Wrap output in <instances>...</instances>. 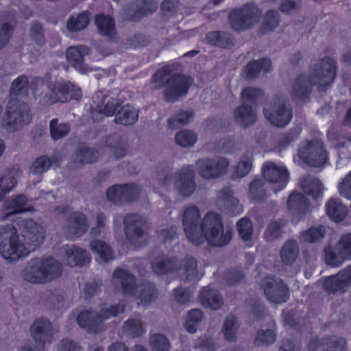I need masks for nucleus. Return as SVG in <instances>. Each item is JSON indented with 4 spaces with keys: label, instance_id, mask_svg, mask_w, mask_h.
I'll return each instance as SVG.
<instances>
[{
    "label": "nucleus",
    "instance_id": "obj_2",
    "mask_svg": "<svg viewBox=\"0 0 351 351\" xmlns=\"http://www.w3.org/2000/svg\"><path fill=\"white\" fill-rule=\"evenodd\" d=\"M172 65L158 69L152 77L153 89L164 88L162 93L167 102H175L186 95L191 85V78L180 73H172Z\"/></svg>",
    "mask_w": 351,
    "mask_h": 351
},
{
    "label": "nucleus",
    "instance_id": "obj_56",
    "mask_svg": "<svg viewBox=\"0 0 351 351\" xmlns=\"http://www.w3.org/2000/svg\"><path fill=\"white\" fill-rule=\"evenodd\" d=\"M70 129L68 123H60L58 119H53L49 123L51 136L56 141L66 136L70 132Z\"/></svg>",
    "mask_w": 351,
    "mask_h": 351
},
{
    "label": "nucleus",
    "instance_id": "obj_30",
    "mask_svg": "<svg viewBox=\"0 0 351 351\" xmlns=\"http://www.w3.org/2000/svg\"><path fill=\"white\" fill-rule=\"evenodd\" d=\"M27 202V198L23 194L13 195L7 199L4 202V206L7 210H11V211L1 217V220H5L18 213L34 210L32 207L25 208Z\"/></svg>",
    "mask_w": 351,
    "mask_h": 351
},
{
    "label": "nucleus",
    "instance_id": "obj_36",
    "mask_svg": "<svg viewBox=\"0 0 351 351\" xmlns=\"http://www.w3.org/2000/svg\"><path fill=\"white\" fill-rule=\"evenodd\" d=\"M271 70V62L267 58L253 60L249 62L245 68L246 77L249 80H253L257 78L261 71H263L265 73H268Z\"/></svg>",
    "mask_w": 351,
    "mask_h": 351
},
{
    "label": "nucleus",
    "instance_id": "obj_42",
    "mask_svg": "<svg viewBox=\"0 0 351 351\" xmlns=\"http://www.w3.org/2000/svg\"><path fill=\"white\" fill-rule=\"evenodd\" d=\"M175 173L172 168L168 165H162L158 167L156 184L159 188H163L167 190L171 189V184H174Z\"/></svg>",
    "mask_w": 351,
    "mask_h": 351
},
{
    "label": "nucleus",
    "instance_id": "obj_13",
    "mask_svg": "<svg viewBox=\"0 0 351 351\" xmlns=\"http://www.w3.org/2000/svg\"><path fill=\"white\" fill-rule=\"evenodd\" d=\"M260 16L261 12L257 7L246 5L231 12L229 15V22L234 30L243 31L257 23Z\"/></svg>",
    "mask_w": 351,
    "mask_h": 351
},
{
    "label": "nucleus",
    "instance_id": "obj_28",
    "mask_svg": "<svg viewBox=\"0 0 351 351\" xmlns=\"http://www.w3.org/2000/svg\"><path fill=\"white\" fill-rule=\"evenodd\" d=\"M99 158L97 150L89 147L84 143H80L73 156V162L75 167H80L83 165L94 163Z\"/></svg>",
    "mask_w": 351,
    "mask_h": 351
},
{
    "label": "nucleus",
    "instance_id": "obj_24",
    "mask_svg": "<svg viewBox=\"0 0 351 351\" xmlns=\"http://www.w3.org/2000/svg\"><path fill=\"white\" fill-rule=\"evenodd\" d=\"M112 281L114 285L121 287L124 295L132 296L138 285H136V278L128 270L117 269L112 274Z\"/></svg>",
    "mask_w": 351,
    "mask_h": 351
},
{
    "label": "nucleus",
    "instance_id": "obj_10",
    "mask_svg": "<svg viewBox=\"0 0 351 351\" xmlns=\"http://www.w3.org/2000/svg\"><path fill=\"white\" fill-rule=\"evenodd\" d=\"M336 71V61L329 56H325L311 66L309 78L312 83L319 86L318 89L321 90V87H326L333 82Z\"/></svg>",
    "mask_w": 351,
    "mask_h": 351
},
{
    "label": "nucleus",
    "instance_id": "obj_53",
    "mask_svg": "<svg viewBox=\"0 0 351 351\" xmlns=\"http://www.w3.org/2000/svg\"><path fill=\"white\" fill-rule=\"evenodd\" d=\"M29 91V80L26 75H21L12 83L10 90L11 97H25Z\"/></svg>",
    "mask_w": 351,
    "mask_h": 351
},
{
    "label": "nucleus",
    "instance_id": "obj_22",
    "mask_svg": "<svg viewBox=\"0 0 351 351\" xmlns=\"http://www.w3.org/2000/svg\"><path fill=\"white\" fill-rule=\"evenodd\" d=\"M97 109L99 113L106 116L114 115L117 108L123 104L118 96L112 92H99L96 94Z\"/></svg>",
    "mask_w": 351,
    "mask_h": 351
},
{
    "label": "nucleus",
    "instance_id": "obj_52",
    "mask_svg": "<svg viewBox=\"0 0 351 351\" xmlns=\"http://www.w3.org/2000/svg\"><path fill=\"white\" fill-rule=\"evenodd\" d=\"M280 22V16L276 10L267 11L263 17L259 31L261 34H265L272 32L276 28Z\"/></svg>",
    "mask_w": 351,
    "mask_h": 351
},
{
    "label": "nucleus",
    "instance_id": "obj_51",
    "mask_svg": "<svg viewBox=\"0 0 351 351\" xmlns=\"http://www.w3.org/2000/svg\"><path fill=\"white\" fill-rule=\"evenodd\" d=\"M193 116V114L191 111L180 110L168 119V127L173 130L178 129L188 124L191 121Z\"/></svg>",
    "mask_w": 351,
    "mask_h": 351
},
{
    "label": "nucleus",
    "instance_id": "obj_63",
    "mask_svg": "<svg viewBox=\"0 0 351 351\" xmlns=\"http://www.w3.org/2000/svg\"><path fill=\"white\" fill-rule=\"evenodd\" d=\"M263 96L262 90L253 87L244 88L240 95V99L243 104L256 103L257 100Z\"/></svg>",
    "mask_w": 351,
    "mask_h": 351
},
{
    "label": "nucleus",
    "instance_id": "obj_34",
    "mask_svg": "<svg viewBox=\"0 0 351 351\" xmlns=\"http://www.w3.org/2000/svg\"><path fill=\"white\" fill-rule=\"evenodd\" d=\"M199 299L204 306L214 310L220 308L223 303L218 291L210 287H205L201 290Z\"/></svg>",
    "mask_w": 351,
    "mask_h": 351
},
{
    "label": "nucleus",
    "instance_id": "obj_46",
    "mask_svg": "<svg viewBox=\"0 0 351 351\" xmlns=\"http://www.w3.org/2000/svg\"><path fill=\"white\" fill-rule=\"evenodd\" d=\"M16 171L9 169L0 175V201L16 185Z\"/></svg>",
    "mask_w": 351,
    "mask_h": 351
},
{
    "label": "nucleus",
    "instance_id": "obj_40",
    "mask_svg": "<svg viewBox=\"0 0 351 351\" xmlns=\"http://www.w3.org/2000/svg\"><path fill=\"white\" fill-rule=\"evenodd\" d=\"M326 214L335 222L342 221L348 215L347 208L338 199L331 198L326 204Z\"/></svg>",
    "mask_w": 351,
    "mask_h": 351
},
{
    "label": "nucleus",
    "instance_id": "obj_21",
    "mask_svg": "<svg viewBox=\"0 0 351 351\" xmlns=\"http://www.w3.org/2000/svg\"><path fill=\"white\" fill-rule=\"evenodd\" d=\"M64 228L69 236L80 237L88 231L89 223L85 214L77 211L69 216Z\"/></svg>",
    "mask_w": 351,
    "mask_h": 351
},
{
    "label": "nucleus",
    "instance_id": "obj_3",
    "mask_svg": "<svg viewBox=\"0 0 351 351\" xmlns=\"http://www.w3.org/2000/svg\"><path fill=\"white\" fill-rule=\"evenodd\" d=\"M62 264L54 258H34L24 269L23 278L25 280L40 284L58 278L62 274Z\"/></svg>",
    "mask_w": 351,
    "mask_h": 351
},
{
    "label": "nucleus",
    "instance_id": "obj_64",
    "mask_svg": "<svg viewBox=\"0 0 351 351\" xmlns=\"http://www.w3.org/2000/svg\"><path fill=\"white\" fill-rule=\"evenodd\" d=\"M336 250H339L346 259H351V232L340 237L335 245Z\"/></svg>",
    "mask_w": 351,
    "mask_h": 351
},
{
    "label": "nucleus",
    "instance_id": "obj_33",
    "mask_svg": "<svg viewBox=\"0 0 351 351\" xmlns=\"http://www.w3.org/2000/svg\"><path fill=\"white\" fill-rule=\"evenodd\" d=\"M153 271L158 275H163L178 270V260L166 256H158L152 263Z\"/></svg>",
    "mask_w": 351,
    "mask_h": 351
},
{
    "label": "nucleus",
    "instance_id": "obj_1",
    "mask_svg": "<svg viewBox=\"0 0 351 351\" xmlns=\"http://www.w3.org/2000/svg\"><path fill=\"white\" fill-rule=\"evenodd\" d=\"M201 215L197 206L189 205L184 210L182 221L187 238L196 245H202L205 240L215 247L227 245L231 240L232 232L230 230L224 231L219 215L208 213L199 226Z\"/></svg>",
    "mask_w": 351,
    "mask_h": 351
},
{
    "label": "nucleus",
    "instance_id": "obj_31",
    "mask_svg": "<svg viewBox=\"0 0 351 351\" xmlns=\"http://www.w3.org/2000/svg\"><path fill=\"white\" fill-rule=\"evenodd\" d=\"M65 259L67 264L71 267H81L90 261L88 252L75 245L66 249Z\"/></svg>",
    "mask_w": 351,
    "mask_h": 351
},
{
    "label": "nucleus",
    "instance_id": "obj_57",
    "mask_svg": "<svg viewBox=\"0 0 351 351\" xmlns=\"http://www.w3.org/2000/svg\"><path fill=\"white\" fill-rule=\"evenodd\" d=\"M90 247L93 252L99 255L100 258L107 262L113 258V254L110 247L104 241L94 240L90 242Z\"/></svg>",
    "mask_w": 351,
    "mask_h": 351
},
{
    "label": "nucleus",
    "instance_id": "obj_50",
    "mask_svg": "<svg viewBox=\"0 0 351 351\" xmlns=\"http://www.w3.org/2000/svg\"><path fill=\"white\" fill-rule=\"evenodd\" d=\"M77 323L82 328H93L102 322V319L97 313L86 310L81 312L77 317Z\"/></svg>",
    "mask_w": 351,
    "mask_h": 351
},
{
    "label": "nucleus",
    "instance_id": "obj_19",
    "mask_svg": "<svg viewBox=\"0 0 351 351\" xmlns=\"http://www.w3.org/2000/svg\"><path fill=\"white\" fill-rule=\"evenodd\" d=\"M216 202L222 211L230 215H237L241 213L242 207L230 186H224L217 192Z\"/></svg>",
    "mask_w": 351,
    "mask_h": 351
},
{
    "label": "nucleus",
    "instance_id": "obj_35",
    "mask_svg": "<svg viewBox=\"0 0 351 351\" xmlns=\"http://www.w3.org/2000/svg\"><path fill=\"white\" fill-rule=\"evenodd\" d=\"M300 186L306 194L311 195L315 199L319 197L324 190L321 182L311 175H306L300 178Z\"/></svg>",
    "mask_w": 351,
    "mask_h": 351
},
{
    "label": "nucleus",
    "instance_id": "obj_47",
    "mask_svg": "<svg viewBox=\"0 0 351 351\" xmlns=\"http://www.w3.org/2000/svg\"><path fill=\"white\" fill-rule=\"evenodd\" d=\"M326 232V228L323 225L313 226L306 230L301 232L299 238L302 243H318L324 238Z\"/></svg>",
    "mask_w": 351,
    "mask_h": 351
},
{
    "label": "nucleus",
    "instance_id": "obj_39",
    "mask_svg": "<svg viewBox=\"0 0 351 351\" xmlns=\"http://www.w3.org/2000/svg\"><path fill=\"white\" fill-rule=\"evenodd\" d=\"M138 118V110L134 106L126 104L123 106L116 114L114 122L117 124L132 125L137 121Z\"/></svg>",
    "mask_w": 351,
    "mask_h": 351
},
{
    "label": "nucleus",
    "instance_id": "obj_38",
    "mask_svg": "<svg viewBox=\"0 0 351 351\" xmlns=\"http://www.w3.org/2000/svg\"><path fill=\"white\" fill-rule=\"evenodd\" d=\"M182 270V275L186 282H195L199 280L201 275H199L197 261L192 256H186L178 266V269Z\"/></svg>",
    "mask_w": 351,
    "mask_h": 351
},
{
    "label": "nucleus",
    "instance_id": "obj_48",
    "mask_svg": "<svg viewBox=\"0 0 351 351\" xmlns=\"http://www.w3.org/2000/svg\"><path fill=\"white\" fill-rule=\"evenodd\" d=\"M239 325L237 318L232 314L228 315L223 324L221 331L226 340L233 342L237 339Z\"/></svg>",
    "mask_w": 351,
    "mask_h": 351
},
{
    "label": "nucleus",
    "instance_id": "obj_27",
    "mask_svg": "<svg viewBox=\"0 0 351 351\" xmlns=\"http://www.w3.org/2000/svg\"><path fill=\"white\" fill-rule=\"evenodd\" d=\"M300 248L295 239L285 241L279 251L281 263L287 267L293 266L299 258Z\"/></svg>",
    "mask_w": 351,
    "mask_h": 351
},
{
    "label": "nucleus",
    "instance_id": "obj_14",
    "mask_svg": "<svg viewBox=\"0 0 351 351\" xmlns=\"http://www.w3.org/2000/svg\"><path fill=\"white\" fill-rule=\"evenodd\" d=\"M30 334L38 346L34 349L30 346L21 348V351H43V346L49 343L53 337V328L51 322L45 317L36 319L29 328Z\"/></svg>",
    "mask_w": 351,
    "mask_h": 351
},
{
    "label": "nucleus",
    "instance_id": "obj_60",
    "mask_svg": "<svg viewBox=\"0 0 351 351\" xmlns=\"http://www.w3.org/2000/svg\"><path fill=\"white\" fill-rule=\"evenodd\" d=\"M250 193L254 199H264L267 196V189L264 180L261 178H255L250 183Z\"/></svg>",
    "mask_w": 351,
    "mask_h": 351
},
{
    "label": "nucleus",
    "instance_id": "obj_29",
    "mask_svg": "<svg viewBox=\"0 0 351 351\" xmlns=\"http://www.w3.org/2000/svg\"><path fill=\"white\" fill-rule=\"evenodd\" d=\"M312 82L304 75L298 77L293 84L291 90L292 97L300 103H304L309 100V96L311 93V87Z\"/></svg>",
    "mask_w": 351,
    "mask_h": 351
},
{
    "label": "nucleus",
    "instance_id": "obj_6",
    "mask_svg": "<svg viewBox=\"0 0 351 351\" xmlns=\"http://www.w3.org/2000/svg\"><path fill=\"white\" fill-rule=\"evenodd\" d=\"M127 240L136 247L148 243L149 225L147 220L136 214H128L123 219Z\"/></svg>",
    "mask_w": 351,
    "mask_h": 351
},
{
    "label": "nucleus",
    "instance_id": "obj_58",
    "mask_svg": "<svg viewBox=\"0 0 351 351\" xmlns=\"http://www.w3.org/2000/svg\"><path fill=\"white\" fill-rule=\"evenodd\" d=\"M324 254L326 264L332 267H339L346 260L339 250H336L335 246L334 247H326L324 250Z\"/></svg>",
    "mask_w": 351,
    "mask_h": 351
},
{
    "label": "nucleus",
    "instance_id": "obj_37",
    "mask_svg": "<svg viewBox=\"0 0 351 351\" xmlns=\"http://www.w3.org/2000/svg\"><path fill=\"white\" fill-rule=\"evenodd\" d=\"M287 207L293 213L305 215L309 210V202L301 193H292L287 199Z\"/></svg>",
    "mask_w": 351,
    "mask_h": 351
},
{
    "label": "nucleus",
    "instance_id": "obj_44",
    "mask_svg": "<svg viewBox=\"0 0 351 351\" xmlns=\"http://www.w3.org/2000/svg\"><path fill=\"white\" fill-rule=\"evenodd\" d=\"M14 26L12 15L0 16V49L8 43Z\"/></svg>",
    "mask_w": 351,
    "mask_h": 351
},
{
    "label": "nucleus",
    "instance_id": "obj_43",
    "mask_svg": "<svg viewBox=\"0 0 351 351\" xmlns=\"http://www.w3.org/2000/svg\"><path fill=\"white\" fill-rule=\"evenodd\" d=\"M95 22L100 34L111 39L115 35L114 21L110 16L97 14L95 16Z\"/></svg>",
    "mask_w": 351,
    "mask_h": 351
},
{
    "label": "nucleus",
    "instance_id": "obj_7",
    "mask_svg": "<svg viewBox=\"0 0 351 351\" xmlns=\"http://www.w3.org/2000/svg\"><path fill=\"white\" fill-rule=\"evenodd\" d=\"M19 236L28 255L38 248L45 239L43 226L32 219L21 220L19 223Z\"/></svg>",
    "mask_w": 351,
    "mask_h": 351
},
{
    "label": "nucleus",
    "instance_id": "obj_59",
    "mask_svg": "<svg viewBox=\"0 0 351 351\" xmlns=\"http://www.w3.org/2000/svg\"><path fill=\"white\" fill-rule=\"evenodd\" d=\"M149 345L152 351H170L171 343L163 335L156 333L149 339Z\"/></svg>",
    "mask_w": 351,
    "mask_h": 351
},
{
    "label": "nucleus",
    "instance_id": "obj_55",
    "mask_svg": "<svg viewBox=\"0 0 351 351\" xmlns=\"http://www.w3.org/2000/svg\"><path fill=\"white\" fill-rule=\"evenodd\" d=\"M197 140V134L190 130H181L175 135L176 143L182 147H191Z\"/></svg>",
    "mask_w": 351,
    "mask_h": 351
},
{
    "label": "nucleus",
    "instance_id": "obj_11",
    "mask_svg": "<svg viewBox=\"0 0 351 351\" xmlns=\"http://www.w3.org/2000/svg\"><path fill=\"white\" fill-rule=\"evenodd\" d=\"M299 158L313 167H322L328 162V152L322 141L313 140L301 144L298 148Z\"/></svg>",
    "mask_w": 351,
    "mask_h": 351
},
{
    "label": "nucleus",
    "instance_id": "obj_32",
    "mask_svg": "<svg viewBox=\"0 0 351 351\" xmlns=\"http://www.w3.org/2000/svg\"><path fill=\"white\" fill-rule=\"evenodd\" d=\"M206 41L208 44L223 49H230L234 45L232 36L224 31H213L207 33Z\"/></svg>",
    "mask_w": 351,
    "mask_h": 351
},
{
    "label": "nucleus",
    "instance_id": "obj_41",
    "mask_svg": "<svg viewBox=\"0 0 351 351\" xmlns=\"http://www.w3.org/2000/svg\"><path fill=\"white\" fill-rule=\"evenodd\" d=\"M287 222L282 219L271 221L264 232V239L267 242L279 240L285 233Z\"/></svg>",
    "mask_w": 351,
    "mask_h": 351
},
{
    "label": "nucleus",
    "instance_id": "obj_9",
    "mask_svg": "<svg viewBox=\"0 0 351 351\" xmlns=\"http://www.w3.org/2000/svg\"><path fill=\"white\" fill-rule=\"evenodd\" d=\"M263 114L271 124L278 128H282L289 124L293 117L291 105L287 104L285 99L280 97H276L265 104Z\"/></svg>",
    "mask_w": 351,
    "mask_h": 351
},
{
    "label": "nucleus",
    "instance_id": "obj_15",
    "mask_svg": "<svg viewBox=\"0 0 351 351\" xmlns=\"http://www.w3.org/2000/svg\"><path fill=\"white\" fill-rule=\"evenodd\" d=\"M196 188L195 172L192 165L182 167L175 172L173 189L178 195L189 197Z\"/></svg>",
    "mask_w": 351,
    "mask_h": 351
},
{
    "label": "nucleus",
    "instance_id": "obj_17",
    "mask_svg": "<svg viewBox=\"0 0 351 351\" xmlns=\"http://www.w3.org/2000/svg\"><path fill=\"white\" fill-rule=\"evenodd\" d=\"M262 287L268 300L274 303H283L289 298V288L284 282L273 277L263 280Z\"/></svg>",
    "mask_w": 351,
    "mask_h": 351
},
{
    "label": "nucleus",
    "instance_id": "obj_12",
    "mask_svg": "<svg viewBox=\"0 0 351 351\" xmlns=\"http://www.w3.org/2000/svg\"><path fill=\"white\" fill-rule=\"evenodd\" d=\"M229 161L222 156L205 158L196 162L198 173L205 180H215L228 172Z\"/></svg>",
    "mask_w": 351,
    "mask_h": 351
},
{
    "label": "nucleus",
    "instance_id": "obj_54",
    "mask_svg": "<svg viewBox=\"0 0 351 351\" xmlns=\"http://www.w3.org/2000/svg\"><path fill=\"white\" fill-rule=\"evenodd\" d=\"M55 161V158L41 156L32 162L29 167V172L34 175H41L45 173Z\"/></svg>",
    "mask_w": 351,
    "mask_h": 351
},
{
    "label": "nucleus",
    "instance_id": "obj_61",
    "mask_svg": "<svg viewBox=\"0 0 351 351\" xmlns=\"http://www.w3.org/2000/svg\"><path fill=\"white\" fill-rule=\"evenodd\" d=\"M43 304L49 308H56L63 302L64 297L57 290L45 291L41 297Z\"/></svg>",
    "mask_w": 351,
    "mask_h": 351
},
{
    "label": "nucleus",
    "instance_id": "obj_26",
    "mask_svg": "<svg viewBox=\"0 0 351 351\" xmlns=\"http://www.w3.org/2000/svg\"><path fill=\"white\" fill-rule=\"evenodd\" d=\"M233 117L235 122L243 128L253 125L257 119L256 106L241 104L234 110Z\"/></svg>",
    "mask_w": 351,
    "mask_h": 351
},
{
    "label": "nucleus",
    "instance_id": "obj_45",
    "mask_svg": "<svg viewBox=\"0 0 351 351\" xmlns=\"http://www.w3.org/2000/svg\"><path fill=\"white\" fill-rule=\"evenodd\" d=\"M106 145L113 149V153L117 158H121L126 154L127 141L121 135L113 134L107 137Z\"/></svg>",
    "mask_w": 351,
    "mask_h": 351
},
{
    "label": "nucleus",
    "instance_id": "obj_4",
    "mask_svg": "<svg viewBox=\"0 0 351 351\" xmlns=\"http://www.w3.org/2000/svg\"><path fill=\"white\" fill-rule=\"evenodd\" d=\"M26 248L13 224L0 226V254L9 263H15L28 256Z\"/></svg>",
    "mask_w": 351,
    "mask_h": 351
},
{
    "label": "nucleus",
    "instance_id": "obj_49",
    "mask_svg": "<svg viewBox=\"0 0 351 351\" xmlns=\"http://www.w3.org/2000/svg\"><path fill=\"white\" fill-rule=\"evenodd\" d=\"M90 12H83L77 16H71L67 21L66 27L69 32H75L85 29L89 23Z\"/></svg>",
    "mask_w": 351,
    "mask_h": 351
},
{
    "label": "nucleus",
    "instance_id": "obj_20",
    "mask_svg": "<svg viewBox=\"0 0 351 351\" xmlns=\"http://www.w3.org/2000/svg\"><path fill=\"white\" fill-rule=\"evenodd\" d=\"M265 179L276 185L275 193L285 187L288 182V172L285 167H278L272 162H267L263 168Z\"/></svg>",
    "mask_w": 351,
    "mask_h": 351
},
{
    "label": "nucleus",
    "instance_id": "obj_62",
    "mask_svg": "<svg viewBox=\"0 0 351 351\" xmlns=\"http://www.w3.org/2000/svg\"><path fill=\"white\" fill-rule=\"evenodd\" d=\"M203 313L197 308L193 309L189 312L186 322L185 328L190 333H194L197 330V326L202 321Z\"/></svg>",
    "mask_w": 351,
    "mask_h": 351
},
{
    "label": "nucleus",
    "instance_id": "obj_8",
    "mask_svg": "<svg viewBox=\"0 0 351 351\" xmlns=\"http://www.w3.org/2000/svg\"><path fill=\"white\" fill-rule=\"evenodd\" d=\"M50 92L46 93L42 101L45 105H51L56 102L64 103L71 99L78 100L82 97L80 88L70 82L57 81L49 84Z\"/></svg>",
    "mask_w": 351,
    "mask_h": 351
},
{
    "label": "nucleus",
    "instance_id": "obj_18",
    "mask_svg": "<svg viewBox=\"0 0 351 351\" xmlns=\"http://www.w3.org/2000/svg\"><path fill=\"white\" fill-rule=\"evenodd\" d=\"M158 8L154 0H136L129 3L124 9L125 17L130 21H137L142 17L154 13Z\"/></svg>",
    "mask_w": 351,
    "mask_h": 351
},
{
    "label": "nucleus",
    "instance_id": "obj_5",
    "mask_svg": "<svg viewBox=\"0 0 351 351\" xmlns=\"http://www.w3.org/2000/svg\"><path fill=\"white\" fill-rule=\"evenodd\" d=\"M31 119L28 104L20 99L11 98L2 120V125L8 131L14 132L29 123Z\"/></svg>",
    "mask_w": 351,
    "mask_h": 351
},
{
    "label": "nucleus",
    "instance_id": "obj_25",
    "mask_svg": "<svg viewBox=\"0 0 351 351\" xmlns=\"http://www.w3.org/2000/svg\"><path fill=\"white\" fill-rule=\"evenodd\" d=\"M132 296L140 301L138 304L149 306L156 301L158 290L153 282L144 281L137 286Z\"/></svg>",
    "mask_w": 351,
    "mask_h": 351
},
{
    "label": "nucleus",
    "instance_id": "obj_16",
    "mask_svg": "<svg viewBox=\"0 0 351 351\" xmlns=\"http://www.w3.org/2000/svg\"><path fill=\"white\" fill-rule=\"evenodd\" d=\"M351 285V266L341 270L335 275L326 277L323 280L322 288L328 294L345 293Z\"/></svg>",
    "mask_w": 351,
    "mask_h": 351
},
{
    "label": "nucleus",
    "instance_id": "obj_23",
    "mask_svg": "<svg viewBox=\"0 0 351 351\" xmlns=\"http://www.w3.org/2000/svg\"><path fill=\"white\" fill-rule=\"evenodd\" d=\"M90 49L84 45L72 46L67 49L66 56L71 64L81 73L86 74L92 69L84 63V56L88 55Z\"/></svg>",
    "mask_w": 351,
    "mask_h": 351
}]
</instances>
